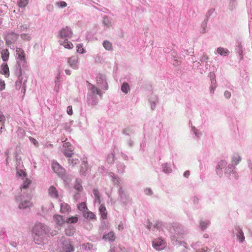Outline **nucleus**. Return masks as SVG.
<instances>
[{"mask_svg":"<svg viewBox=\"0 0 252 252\" xmlns=\"http://www.w3.org/2000/svg\"><path fill=\"white\" fill-rule=\"evenodd\" d=\"M241 158L238 155L233 157L232 158V163L235 165H237L239 162L241 160Z\"/></svg>","mask_w":252,"mask_h":252,"instance_id":"nucleus-32","label":"nucleus"},{"mask_svg":"<svg viewBox=\"0 0 252 252\" xmlns=\"http://www.w3.org/2000/svg\"><path fill=\"white\" fill-rule=\"evenodd\" d=\"M153 247L157 250H160L164 247L163 240L160 238H158L153 241Z\"/></svg>","mask_w":252,"mask_h":252,"instance_id":"nucleus-6","label":"nucleus"},{"mask_svg":"<svg viewBox=\"0 0 252 252\" xmlns=\"http://www.w3.org/2000/svg\"><path fill=\"white\" fill-rule=\"evenodd\" d=\"M49 195L52 198H57L59 197L58 191L56 188L53 186L49 187L48 189Z\"/></svg>","mask_w":252,"mask_h":252,"instance_id":"nucleus-8","label":"nucleus"},{"mask_svg":"<svg viewBox=\"0 0 252 252\" xmlns=\"http://www.w3.org/2000/svg\"><path fill=\"white\" fill-rule=\"evenodd\" d=\"M103 24L106 26L107 27H109L111 26V22L107 17H104L103 18Z\"/></svg>","mask_w":252,"mask_h":252,"instance_id":"nucleus-31","label":"nucleus"},{"mask_svg":"<svg viewBox=\"0 0 252 252\" xmlns=\"http://www.w3.org/2000/svg\"><path fill=\"white\" fill-rule=\"evenodd\" d=\"M29 3V0H18L17 5L19 7L24 8L26 7Z\"/></svg>","mask_w":252,"mask_h":252,"instance_id":"nucleus-23","label":"nucleus"},{"mask_svg":"<svg viewBox=\"0 0 252 252\" xmlns=\"http://www.w3.org/2000/svg\"><path fill=\"white\" fill-rule=\"evenodd\" d=\"M67 113L69 115L73 114L72 107L71 106H68L67 108Z\"/></svg>","mask_w":252,"mask_h":252,"instance_id":"nucleus-42","label":"nucleus"},{"mask_svg":"<svg viewBox=\"0 0 252 252\" xmlns=\"http://www.w3.org/2000/svg\"><path fill=\"white\" fill-rule=\"evenodd\" d=\"M121 90L125 94H127L129 90V85L127 83H124L121 86Z\"/></svg>","mask_w":252,"mask_h":252,"instance_id":"nucleus-27","label":"nucleus"},{"mask_svg":"<svg viewBox=\"0 0 252 252\" xmlns=\"http://www.w3.org/2000/svg\"><path fill=\"white\" fill-rule=\"evenodd\" d=\"M16 51L18 58L21 61H25L26 56L24 50L20 48H17Z\"/></svg>","mask_w":252,"mask_h":252,"instance_id":"nucleus-13","label":"nucleus"},{"mask_svg":"<svg viewBox=\"0 0 252 252\" xmlns=\"http://www.w3.org/2000/svg\"><path fill=\"white\" fill-rule=\"evenodd\" d=\"M72 34V31L67 27L63 28L60 32V37L62 38L65 37H71Z\"/></svg>","mask_w":252,"mask_h":252,"instance_id":"nucleus-5","label":"nucleus"},{"mask_svg":"<svg viewBox=\"0 0 252 252\" xmlns=\"http://www.w3.org/2000/svg\"><path fill=\"white\" fill-rule=\"evenodd\" d=\"M60 207H61L60 211L62 213H68L71 210V208H70V206L68 204H67L65 202L62 203L60 205Z\"/></svg>","mask_w":252,"mask_h":252,"instance_id":"nucleus-12","label":"nucleus"},{"mask_svg":"<svg viewBox=\"0 0 252 252\" xmlns=\"http://www.w3.org/2000/svg\"><path fill=\"white\" fill-rule=\"evenodd\" d=\"M74 188L76 190L79 191L83 189V187L79 182L77 181L74 185Z\"/></svg>","mask_w":252,"mask_h":252,"instance_id":"nucleus-33","label":"nucleus"},{"mask_svg":"<svg viewBox=\"0 0 252 252\" xmlns=\"http://www.w3.org/2000/svg\"><path fill=\"white\" fill-rule=\"evenodd\" d=\"M54 172L59 176H63L65 173L64 169L63 168L57 161H53L52 166Z\"/></svg>","mask_w":252,"mask_h":252,"instance_id":"nucleus-3","label":"nucleus"},{"mask_svg":"<svg viewBox=\"0 0 252 252\" xmlns=\"http://www.w3.org/2000/svg\"><path fill=\"white\" fill-rule=\"evenodd\" d=\"M60 44L67 49H72L73 47L72 43L68 41L67 39L65 40L63 42H61Z\"/></svg>","mask_w":252,"mask_h":252,"instance_id":"nucleus-24","label":"nucleus"},{"mask_svg":"<svg viewBox=\"0 0 252 252\" xmlns=\"http://www.w3.org/2000/svg\"><path fill=\"white\" fill-rule=\"evenodd\" d=\"M237 238L240 240V242H243L245 240V236L242 230H240L238 233L237 234Z\"/></svg>","mask_w":252,"mask_h":252,"instance_id":"nucleus-30","label":"nucleus"},{"mask_svg":"<svg viewBox=\"0 0 252 252\" xmlns=\"http://www.w3.org/2000/svg\"><path fill=\"white\" fill-rule=\"evenodd\" d=\"M83 216L86 219H90L91 220L94 219L95 218V215L92 212L89 211L88 209V211H86L85 212H84Z\"/></svg>","mask_w":252,"mask_h":252,"instance_id":"nucleus-17","label":"nucleus"},{"mask_svg":"<svg viewBox=\"0 0 252 252\" xmlns=\"http://www.w3.org/2000/svg\"><path fill=\"white\" fill-rule=\"evenodd\" d=\"M107 89H108V86L107 85V86H106V88H105V89H106V90H107Z\"/></svg>","mask_w":252,"mask_h":252,"instance_id":"nucleus-56","label":"nucleus"},{"mask_svg":"<svg viewBox=\"0 0 252 252\" xmlns=\"http://www.w3.org/2000/svg\"><path fill=\"white\" fill-rule=\"evenodd\" d=\"M78 57L73 56L68 59V63L69 65L74 69L78 68Z\"/></svg>","mask_w":252,"mask_h":252,"instance_id":"nucleus-7","label":"nucleus"},{"mask_svg":"<svg viewBox=\"0 0 252 252\" xmlns=\"http://www.w3.org/2000/svg\"><path fill=\"white\" fill-rule=\"evenodd\" d=\"M221 163H224V164H226L225 161H221Z\"/></svg>","mask_w":252,"mask_h":252,"instance_id":"nucleus-54","label":"nucleus"},{"mask_svg":"<svg viewBox=\"0 0 252 252\" xmlns=\"http://www.w3.org/2000/svg\"><path fill=\"white\" fill-rule=\"evenodd\" d=\"M48 231L46 225L40 222L36 223L32 229V235L35 243L38 245H43Z\"/></svg>","mask_w":252,"mask_h":252,"instance_id":"nucleus-1","label":"nucleus"},{"mask_svg":"<svg viewBox=\"0 0 252 252\" xmlns=\"http://www.w3.org/2000/svg\"><path fill=\"white\" fill-rule=\"evenodd\" d=\"M32 203L30 200H26L20 203L19 207L20 209H26L32 207Z\"/></svg>","mask_w":252,"mask_h":252,"instance_id":"nucleus-11","label":"nucleus"},{"mask_svg":"<svg viewBox=\"0 0 252 252\" xmlns=\"http://www.w3.org/2000/svg\"><path fill=\"white\" fill-rule=\"evenodd\" d=\"M21 38L24 40L29 41L31 39V36L29 34L27 33H23L21 35Z\"/></svg>","mask_w":252,"mask_h":252,"instance_id":"nucleus-35","label":"nucleus"},{"mask_svg":"<svg viewBox=\"0 0 252 252\" xmlns=\"http://www.w3.org/2000/svg\"><path fill=\"white\" fill-rule=\"evenodd\" d=\"M118 229H119V230H120V231H121V230H123V229H124V226H123V224H122V223L118 225Z\"/></svg>","mask_w":252,"mask_h":252,"instance_id":"nucleus-48","label":"nucleus"},{"mask_svg":"<svg viewBox=\"0 0 252 252\" xmlns=\"http://www.w3.org/2000/svg\"><path fill=\"white\" fill-rule=\"evenodd\" d=\"M99 212L101 217L103 219H106L107 218V211L104 205H101L99 207Z\"/></svg>","mask_w":252,"mask_h":252,"instance_id":"nucleus-15","label":"nucleus"},{"mask_svg":"<svg viewBox=\"0 0 252 252\" xmlns=\"http://www.w3.org/2000/svg\"><path fill=\"white\" fill-rule=\"evenodd\" d=\"M217 51L221 56H226L229 53L228 49L222 47L218 48Z\"/></svg>","mask_w":252,"mask_h":252,"instance_id":"nucleus-18","label":"nucleus"},{"mask_svg":"<svg viewBox=\"0 0 252 252\" xmlns=\"http://www.w3.org/2000/svg\"><path fill=\"white\" fill-rule=\"evenodd\" d=\"M19 35L11 32L8 33L5 36V41L7 44H11L15 43L18 39Z\"/></svg>","mask_w":252,"mask_h":252,"instance_id":"nucleus-4","label":"nucleus"},{"mask_svg":"<svg viewBox=\"0 0 252 252\" xmlns=\"http://www.w3.org/2000/svg\"><path fill=\"white\" fill-rule=\"evenodd\" d=\"M145 194L148 195H151L153 194L152 189L150 188H147L145 190Z\"/></svg>","mask_w":252,"mask_h":252,"instance_id":"nucleus-43","label":"nucleus"},{"mask_svg":"<svg viewBox=\"0 0 252 252\" xmlns=\"http://www.w3.org/2000/svg\"><path fill=\"white\" fill-rule=\"evenodd\" d=\"M155 227H158V224H156V225L155 226Z\"/></svg>","mask_w":252,"mask_h":252,"instance_id":"nucleus-57","label":"nucleus"},{"mask_svg":"<svg viewBox=\"0 0 252 252\" xmlns=\"http://www.w3.org/2000/svg\"><path fill=\"white\" fill-rule=\"evenodd\" d=\"M163 170H164V171L165 172H166V173L169 172H170V171H171V170H170H170H166H166H165V168H164Z\"/></svg>","mask_w":252,"mask_h":252,"instance_id":"nucleus-53","label":"nucleus"},{"mask_svg":"<svg viewBox=\"0 0 252 252\" xmlns=\"http://www.w3.org/2000/svg\"><path fill=\"white\" fill-rule=\"evenodd\" d=\"M104 48L108 51L113 50L112 43L108 40H104L103 43Z\"/></svg>","mask_w":252,"mask_h":252,"instance_id":"nucleus-19","label":"nucleus"},{"mask_svg":"<svg viewBox=\"0 0 252 252\" xmlns=\"http://www.w3.org/2000/svg\"><path fill=\"white\" fill-rule=\"evenodd\" d=\"M65 234L68 235V236H72L73 235V231L70 230H69V229H66L65 230Z\"/></svg>","mask_w":252,"mask_h":252,"instance_id":"nucleus-46","label":"nucleus"},{"mask_svg":"<svg viewBox=\"0 0 252 252\" xmlns=\"http://www.w3.org/2000/svg\"><path fill=\"white\" fill-rule=\"evenodd\" d=\"M93 193L94 195L95 198L98 200L99 202L100 201V196L99 192L97 189H93Z\"/></svg>","mask_w":252,"mask_h":252,"instance_id":"nucleus-29","label":"nucleus"},{"mask_svg":"<svg viewBox=\"0 0 252 252\" xmlns=\"http://www.w3.org/2000/svg\"><path fill=\"white\" fill-rule=\"evenodd\" d=\"M209 221H201L200 223V227L202 229L204 230L207 226L209 224Z\"/></svg>","mask_w":252,"mask_h":252,"instance_id":"nucleus-38","label":"nucleus"},{"mask_svg":"<svg viewBox=\"0 0 252 252\" xmlns=\"http://www.w3.org/2000/svg\"><path fill=\"white\" fill-rule=\"evenodd\" d=\"M30 139L31 141L36 146H37L38 145V142L33 138L30 137Z\"/></svg>","mask_w":252,"mask_h":252,"instance_id":"nucleus-45","label":"nucleus"},{"mask_svg":"<svg viewBox=\"0 0 252 252\" xmlns=\"http://www.w3.org/2000/svg\"><path fill=\"white\" fill-rule=\"evenodd\" d=\"M63 147L67 150H74L73 147L72 146L69 142H65L63 144Z\"/></svg>","mask_w":252,"mask_h":252,"instance_id":"nucleus-37","label":"nucleus"},{"mask_svg":"<svg viewBox=\"0 0 252 252\" xmlns=\"http://www.w3.org/2000/svg\"><path fill=\"white\" fill-rule=\"evenodd\" d=\"M60 248L61 252H72L74 251L72 245L70 244L69 240L65 238H63L58 243Z\"/></svg>","mask_w":252,"mask_h":252,"instance_id":"nucleus-2","label":"nucleus"},{"mask_svg":"<svg viewBox=\"0 0 252 252\" xmlns=\"http://www.w3.org/2000/svg\"><path fill=\"white\" fill-rule=\"evenodd\" d=\"M77 52L79 53H83L84 52V49L82 47V46L79 44L78 45H77Z\"/></svg>","mask_w":252,"mask_h":252,"instance_id":"nucleus-41","label":"nucleus"},{"mask_svg":"<svg viewBox=\"0 0 252 252\" xmlns=\"http://www.w3.org/2000/svg\"><path fill=\"white\" fill-rule=\"evenodd\" d=\"M17 175L19 176V177H25L26 175V172L23 171V170H18L17 171Z\"/></svg>","mask_w":252,"mask_h":252,"instance_id":"nucleus-39","label":"nucleus"},{"mask_svg":"<svg viewBox=\"0 0 252 252\" xmlns=\"http://www.w3.org/2000/svg\"><path fill=\"white\" fill-rule=\"evenodd\" d=\"M91 90L94 94L96 93L97 94H98L100 96H102V94L101 91H100V90H99L97 88L94 87V86L92 85Z\"/></svg>","mask_w":252,"mask_h":252,"instance_id":"nucleus-28","label":"nucleus"},{"mask_svg":"<svg viewBox=\"0 0 252 252\" xmlns=\"http://www.w3.org/2000/svg\"><path fill=\"white\" fill-rule=\"evenodd\" d=\"M78 220V219L77 216H71L65 220V222L67 223H75L77 222Z\"/></svg>","mask_w":252,"mask_h":252,"instance_id":"nucleus-25","label":"nucleus"},{"mask_svg":"<svg viewBox=\"0 0 252 252\" xmlns=\"http://www.w3.org/2000/svg\"><path fill=\"white\" fill-rule=\"evenodd\" d=\"M148 228L149 229H150V228H151L150 225L148 226Z\"/></svg>","mask_w":252,"mask_h":252,"instance_id":"nucleus-55","label":"nucleus"},{"mask_svg":"<svg viewBox=\"0 0 252 252\" xmlns=\"http://www.w3.org/2000/svg\"><path fill=\"white\" fill-rule=\"evenodd\" d=\"M0 72L1 74L5 75L6 77H8L9 75V67L7 64H2L1 66Z\"/></svg>","mask_w":252,"mask_h":252,"instance_id":"nucleus-16","label":"nucleus"},{"mask_svg":"<svg viewBox=\"0 0 252 252\" xmlns=\"http://www.w3.org/2000/svg\"><path fill=\"white\" fill-rule=\"evenodd\" d=\"M5 84L4 81L0 79V90L2 91L5 89Z\"/></svg>","mask_w":252,"mask_h":252,"instance_id":"nucleus-40","label":"nucleus"},{"mask_svg":"<svg viewBox=\"0 0 252 252\" xmlns=\"http://www.w3.org/2000/svg\"><path fill=\"white\" fill-rule=\"evenodd\" d=\"M77 208L79 210L82 212V214L84 213L86 211H88V208L85 202H81L78 204Z\"/></svg>","mask_w":252,"mask_h":252,"instance_id":"nucleus-21","label":"nucleus"},{"mask_svg":"<svg viewBox=\"0 0 252 252\" xmlns=\"http://www.w3.org/2000/svg\"><path fill=\"white\" fill-rule=\"evenodd\" d=\"M67 5V4L64 1H62L61 2V6L63 7H65Z\"/></svg>","mask_w":252,"mask_h":252,"instance_id":"nucleus-49","label":"nucleus"},{"mask_svg":"<svg viewBox=\"0 0 252 252\" xmlns=\"http://www.w3.org/2000/svg\"><path fill=\"white\" fill-rule=\"evenodd\" d=\"M54 220L55 222L60 226H63L65 223L63 216L60 215H55L53 217Z\"/></svg>","mask_w":252,"mask_h":252,"instance_id":"nucleus-10","label":"nucleus"},{"mask_svg":"<svg viewBox=\"0 0 252 252\" xmlns=\"http://www.w3.org/2000/svg\"><path fill=\"white\" fill-rule=\"evenodd\" d=\"M32 183V181L28 178H26L24 181L23 184L21 187V189H27L29 187V185Z\"/></svg>","mask_w":252,"mask_h":252,"instance_id":"nucleus-26","label":"nucleus"},{"mask_svg":"<svg viewBox=\"0 0 252 252\" xmlns=\"http://www.w3.org/2000/svg\"><path fill=\"white\" fill-rule=\"evenodd\" d=\"M1 58L3 61L8 60L9 58V52L8 49H5L2 51Z\"/></svg>","mask_w":252,"mask_h":252,"instance_id":"nucleus-22","label":"nucleus"},{"mask_svg":"<svg viewBox=\"0 0 252 252\" xmlns=\"http://www.w3.org/2000/svg\"><path fill=\"white\" fill-rule=\"evenodd\" d=\"M224 96L226 98H230L231 97V93L229 91H225L224 93Z\"/></svg>","mask_w":252,"mask_h":252,"instance_id":"nucleus-44","label":"nucleus"},{"mask_svg":"<svg viewBox=\"0 0 252 252\" xmlns=\"http://www.w3.org/2000/svg\"><path fill=\"white\" fill-rule=\"evenodd\" d=\"M73 150H67L65 149L64 151V155L66 157H71L73 155Z\"/></svg>","mask_w":252,"mask_h":252,"instance_id":"nucleus-34","label":"nucleus"},{"mask_svg":"<svg viewBox=\"0 0 252 252\" xmlns=\"http://www.w3.org/2000/svg\"><path fill=\"white\" fill-rule=\"evenodd\" d=\"M102 238L104 240H108L110 241H114L116 239V236L113 231H110L109 233L104 234Z\"/></svg>","mask_w":252,"mask_h":252,"instance_id":"nucleus-9","label":"nucleus"},{"mask_svg":"<svg viewBox=\"0 0 252 252\" xmlns=\"http://www.w3.org/2000/svg\"><path fill=\"white\" fill-rule=\"evenodd\" d=\"M88 163L86 161H83L81 165L80 174L85 175L88 168Z\"/></svg>","mask_w":252,"mask_h":252,"instance_id":"nucleus-20","label":"nucleus"},{"mask_svg":"<svg viewBox=\"0 0 252 252\" xmlns=\"http://www.w3.org/2000/svg\"><path fill=\"white\" fill-rule=\"evenodd\" d=\"M208 59V57H207L206 56H203L202 57V61H207Z\"/></svg>","mask_w":252,"mask_h":252,"instance_id":"nucleus-50","label":"nucleus"},{"mask_svg":"<svg viewBox=\"0 0 252 252\" xmlns=\"http://www.w3.org/2000/svg\"><path fill=\"white\" fill-rule=\"evenodd\" d=\"M5 120L4 115L0 111V134L2 133V129L4 127Z\"/></svg>","mask_w":252,"mask_h":252,"instance_id":"nucleus-14","label":"nucleus"},{"mask_svg":"<svg viewBox=\"0 0 252 252\" xmlns=\"http://www.w3.org/2000/svg\"><path fill=\"white\" fill-rule=\"evenodd\" d=\"M190 175V172L189 171H186L184 172V175L185 177L188 178Z\"/></svg>","mask_w":252,"mask_h":252,"instance_id":"nucleus-47","label":"nucleus"},{"mask_svg":"<svg viewBox=\"0 0 252 252\" xmlns=\"http://www.w3.org/2000/svg\"><path fill=\"white\" fill-rule=\"evenodd\" d=\"M79 160L78 158H72L71 160L69 159V163H70L72 166H74V165H76L77 164L79 163Z\"/></svg>","mask_w":252,"mask_h":252,"instance_id":"nucleus-36","label":"nucleus"},{"mask_svg":"<svg viewBox=\"0 0 252 252\" xmlns=\"http://www.w3.org/2000/svg\"><path fill=\"white\" fill-rule=\"evenodd\" d=\"M100 80H102V76H100V77H99V79H98V78L96 79V81L97 82V83H99V81H100Z\"/></svg>","mask_w":252,"mask_h":252,"instance_id":"nucleus-52","label":"nucleus"},{"mask_svg":"<svg viewBox=\"0 0 252 252\" xmlns=\"http://www.w3.org/2000/svg\"><path fill=\"white\" fill-rule=\"evenodd\" d=\"M65 71V73H66V74H67V75H70L71 72H70V71L69 70H68V69H66Z\"/></svg>","mask_w":252,"mask_h":252,"instance_id":"nucleus-51","label":"nucleus"}]
</instances>
